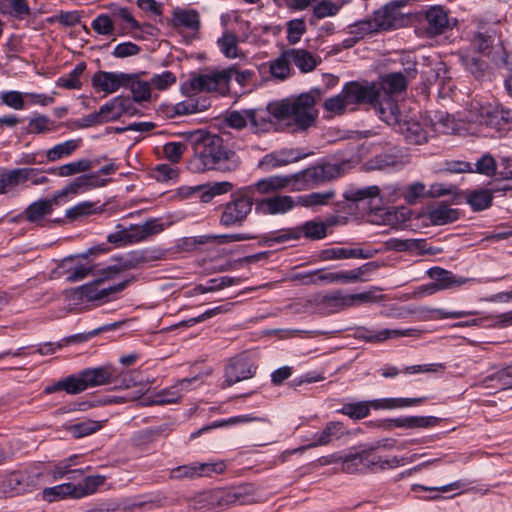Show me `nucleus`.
<instances>
[{
	"mask_svg": "<svg viewBox=\"0 0 512 512\" xmlns=\"http://www.w3.org/2000/svg\"><path fill=\"white\" fill-rule=\"evenodd\" d=\"M323 94L319 88H314L296 98L270 103L269 109L275 118H290L298 129L306 130L314 124L317 118L315 104Z\"/></svg>",
	"mask_w": 512,
	"mask_h": 512,
	"instance_id": "f257e3e1",
	"label": "nucleus"
},
{
	"mask_svg": "<svg viewBox=\"0 0 512 512\" xmlns=\"http://www.w3.org/2000/svg\"><path fill=\"white\" fill-rule=\"evenodd\" d=\"M240 164L237 153L224 145L222 138L216 135L204 149L194 154L189 161V169L194 173L208 170L233 172Z\"/></svg>",
	"mask_w": 512,
	"mask_h": 512,
	"instance_id": "f03ea898",
	"label": "nucleus"
},
{
	"mask_svg": "<svg viewBox=\"0 0 512 512\" xmlns=\"http://www.w3.org/2000/svg\"><path fill=\"white\" fill-rule=\"evenodd\" d=\"M377 95L376 84L368 82H349L342 91L325 100L323 106L326 111L341 115L350 106L361 104L364 101H372Z\"/></svg>",
	"mask_w": 512,
	"mask_h": 512,
	"instance_id": "7ed1b4c3",
	"label": "nucleus"
},
{
	"mask_svg": "<svg viewBox=\"0 0 512 512\" xmlns=\"http://www.w3.org/2000/svg\"><path fill=\"white\" fill-rule=\"evenodd\" d=\"M234 73L235 65L199 74L189 80V88L194 92H216L225 95L229 92L230 81Z\"/></svg>",
	"mask_w": 512,
	"mask_h": 512,
	"instance_id": "20e7f679",
	"label": "nucleus"
},
{
	"mask_svg": "<svg viewBox=\"0 0 512 512\" xmlns=\"http://www.w3.org/2000/svg\"><path fill=\"white\" fill-rule=\"evenodd\" d=\"M400 17L399 5L390 3L374 12L371 18L356 23L354 28L362 35L385 31L395 28Z\"/></svg>",
	"mask_w": 512,
	"mask_h": 512,
	"instance_id": "39448f33",
	"label": "nucleus"
},
{
	"mask_svg": "<svg viewBox=\"0 0 512 512\" xmlns=\"http://www.w3.org/2000/svg\"><path fill=\"white\" fill-rule=\"evenodd\" d=\"M292 175L293 191H304L338 177L339 168L334 164L311 166Z\"/></svg>",
	"mask_w": 512,
	"mask_h": 512,
	"instance_id": "423d86ee",
	"label": "nucleus"
},
{
	"mask_svg": "<svg viewBox=\"0 0 512 512\" xmlns=\"http://www.w3.org/2000/svg\"><path fill=\"white\" fill-rule=\"evenodd\" d=\"M199 503L210 502L219 507H229L233 505H246L255 501L254 495L248 487H238L229 491H216L213 493H203L195 498Z\"/></svg>",
	"mask_w": 512,
	"mask_h": 512,
	"instance_id": "0eeeda50",
	"label": "nucleus"
},
{
	"mask_svg": "<svg viewBox=\"0 0 512 512\" xmlns=\"http://www.w3.org/2000/svg\"><path fill=\"white\" fill-rule=\"evenodd\" d=\"M312 154L301 149L284 148L266 154L259 161L258 167L268 172L298 162Z\"/></svg>",
	"mask_w": 512,
	"mask_h": 512,
	"instance_id": "6e6552de",
	"label": "nucleus"
},
{
	"mask_svg": "<svg viewBox=\"0 0 512 512\" xmlns=\"http://www.w3.org/2000/svg\"><path fill=\"white\" fill-rule=\"evenodd\" d=\"M252 210V201L247 197H239L228 202L220 217V224L225 227L241 226Z\"/></svg>",
	"mask_w": 512,
	"mask_h": 512,
	"instance_id": "1a4fd4ad",
	"label": "nucleus"
},
{
	"mask_svg": "<svg viewBox=\"0 0 512 512\" xmlns=\"http://www.w3.org/2000/svg\"><path fill=\"white\" fill-rule=\"evenodd\" d=\"M374 451L375 448L373 447L363 450L364 467L365 469L373 472L395 469L405 464H410L420 457V455L414 454L410 457L393 456L390 458H383L376 455Z\"/></svg>",
	"mask_w": 512,
	"mask_h": 512,
	"instance_id": "9d476101",
	"label": "nucleus"
},
{
	"mask_svg": "<svg viewBox=\"0 0 512 512\" xmlns=\"http://www.w3.org/2000/svg\"><path fill=\"white\" fill-rule=\"evenodd\" d=\"M226 465L222 461L212 463H192L181 465L170 471L172 479H193L195 477L210 476L212 473L224 472Z\"/></svg>",
	"mask_w": 512,
	"mask_h": 512,
	"instance_id": "9b49d317",
	"label": "nucleus"
},
{
	"mask_svg": "<svg viewBox=\"0 0 512 512\" xmlns=\"http://www.w3.org/2000/svg\"><path fill=\"white\" fill-rule=\"evenodd\" d=\"M377 95L372 101H364L369 103L379 114V117L388 125L400 123V110L397 101L391 95H383L379 86L376 84Z\"/></svg>",
	"mask_w": 512,
	"mask_h": 512,
	"instance_id": "f8f14e48",
	"label": "nucleus"
},
{
	"mask_svg": "<svg viewBox=\"0 0 512 512\" xmlns=\"http://www.w3.org/2000/svg\"><path fill=\"white\" fill-rule=\"evenodd\" d=\"M493 115L494 106L472 101L466 108L464 119L480 128H492L493 120L496 118Z\"/></svg>",
	"mask_w": 512,
	"mask_h": 512,
	"instance_id": "ddd939ff",
	"label": "nucleus"
},
{
	"mask_svg": "<svg viewBox=\"0 0 512 512\" xmlns=\"http://www.w3.org/2000/svg\"><path fill=\"white\" fill-rule=\"evenodd\" d=\"M428 275L431 279L435 281L426 289L430 294L440 290L451 289L453 287H460L469 282V279L457 277L451 271L442 269L440 267H433L429 269Z\"/></svg>",
	"mask_w": 512,
	"mask_h": 512,
	"instance_id": "4468645a",
	"label": "nucleus"
},
{
	"mask_svg": "<svg viewBox=\"0 0 512 512\" xmlns=\"http://www.w3.org/2000/svg\"><path fill=\"white\" fill-rule=\"evenodd\" d=\"M128 73L98 71L92 77V86L97 91L112 94L120 88H125Z\"/></svg>",
	"mask_w": 512,
	"mask_h": 512,
	"instance_id": "2eb2a0df",
	"label": "nucleus"
},
{
	"mask_svg": "<svg viewBox=\"0 0 512 512\" xmlns=\"http://www.w3.org/2000/svg\"><path fill=\"white\" fill-rule=\"evenodd\" d=\"M400 132L409 143L421 145L426 143L432 132V126L426 120L409 119L399 123Z\"/></svg>",
	"mask_w": 512,
	"mask_h": 512,
	"instance_id": "dca6fc26",
	"label": "nucleus"
},
{
	"mask_svg": "<svg viewBox=\"0 0 512 512\" xmlns=\"http://www.w3.org/2000/svg\"><path fill=\"white\" fill-rule=\"evenodd\" d=\"M344 426L343 423L339 421H330L328 422L321 432L315 433L312 437V441L302 446L298 449L293 450L292 452L297 451H305L307 449L326 446L330 444L333 440H338L344 436Z\"/></svg>",
	"mask_w": 512,
	"mask_h": 512,
	"instance_id": "f3484780",
	"label": "nucleus"
},
{
	"mask_svg": "<svg viewBox=\"0 0 512 512\" xmlns=\"http://www.w3.org/2000/svg\"><path fill=\"white\" fill-rule=\"evenodd\" d=\"M257 367L246 358H236L225 369V383L232 386L235 383L252 378Z\"/></svg>",
	"mask_w": 512,
	"mask_h": 512,
	"instance_id": "a211bd4d",
	"label": "nucleus"
},
{
	"mask_svg": "<svg viewBox=\"0 0 512 512\" xmlns=\"http://www.w3.org/2000/svg\"><path fill=\"white\" fill-rule=\"evenodd\" d=\"M135 108L129 97L118 96L100 107V114L105 123L115 121L123 115H133Z\"/></svg>",
	"mask_w": 512,
	"mask_h": 512,
	"instance_id": "6ab92c4d",
	"label": "nucleus"
},
{
	"mask_svg": "<svg viewBox=\"0 0 512 512\" xmlns=\"http://www.w3.org/2000/svg\"><path fill=\"white\" fill-rule=\"evenodd\" d=\"M146 257L139 252H133L126 254L124 256H121L120 258L115 260V263L104 268L102 270L103 279H109L112 278L114 275L119 274L121 272L134 269L138 267L140 264L146 262ZM100 280H97L96 283H99Z\"/></svg>",
	"mask_w": 512,
	"mask_h": 512,
	"instance_id": "aec40b11",
	"label": "nucleus"
},
{
	"mask_svg": "<svg viewBox=\"0 0 512 512\" xmlns=\"http://www.w3.org/2000/svg\"><path fill=\"white\" fill-rule=\"evenodd\" d=\"M438 423V419L433 416H406L399 418L386 419L382 426L391 430L395 427L405 429L429 428Z\"/></svg>",
	"mask_w": 512,
	"mask_h": 512,
	"instance_id": "412c9836",
	"label": "nucleus"
},
{
	"mask_svg": "<svg viewBox=\"0 0 512 512\" xmlns=\"http://www.w3.org/2000/svg\"><path fill=\"white\" fill-rule=\"evenodd\" d=\"M82 262L74 257L63 260L60 268L69 282H77L83 280L89 274L95 275L94 267L86 260Z\"/></svg>",
	"mask_w": 512,
	"mask_h": 512,
	"instance_id": "4be33fe9",
	"label": "nucleus"
},
{
	"mask_svg": "<svg viewBox=\"0 0 512 512\" xmlns=\"http://www.w3.org/2000/svg\"><path fill=\"white\" fill-rule=\"evenodd\" d=\"M145 72L128 73L129 79L126 80L125 88H128L132 94V101L136 103L149 102L152 99V88L150 81L141 78Z\"/></svg>",
	"mask_w": 512,
	"mask_h": 512,
	"instance_id": "5701e85b",
	"label": "nucleus"
},
{
	"mask_svg": "<svg viewBox=\"0 0 512 512\" xmlns=\"http://www.w3.org/2000/svg\"><path fill=\"white\" fill-rule=\"evenodd\" d=\"M474 386L483 387L495 392L512 388V365L486 376L481 382L474 384Z\"/></svg>",
	"mask_w": 512,
	"mask_h": 512,
	"instance_id": "b1692460",
	"label": "nucleus"
},
{
	"mask_svg": "<svg viewBox=\"0 0 512 512\" xmlns=\"http://www.w3.org/2000/svg\"><path fill=\"white\" fill-rule=\"evenodd\" d=\"M35 169L17 168L0 173V194H6L31 178Z\"/></svg>",
	"mask_w": 512,
	"mask_h": 512,
	"instance_id": "393cba45",
	"label": "nucleus"
},
{
	"mask_svg": "<svg viewBox=\"0 0 512 512\" xmlns=\"http://www.w3.org/2000/svg\"><path fill=\"white\" fill-rule=\"evenodd\" d=\"M295 206H298L296 200L288 195L269 197L259 203V208L262 212L270 215L285 214Z\"/></svg>",
	"mask_w": 512,
	"mask_h": 512,
	"instance_id": "a878e982",
	"label": "nucleus"
},
{
	"mask_svg": "<svg viewBox=\"0 0 512 512\" xmlns=\"http://www.w3.org/2000/svg\"><path fill=\"white\" fill-rule=\"evenodd\" d=\"M426 20L431 35L443 34L451 27L447 12L440 6L431 7L426 12Z\"/></svg>",
	"mask_w": 512,
	"mask_h": 512,
	"instance_id": "bb28decb",
	"label": "nucleus"
},
{
	"mask_svg": "<svg viewBox=\"0 0 512 512\" xmlns=\"http://www.w3.org/2000/svg\"><path fill=\"white\" fill-rule=\"evenodd\" d=\"M342 463L341 470L353 474L365 469L363 450L361 452L349 453L345 456L334 454L325 459L324 464Z\"/></svg>",
	"mask_w": 512,
	"mask_h": 512,
	"instance_id": "cd10ccee",
	"label": "nucleus"
},
{
	"mask_svg": "<svg viewBox=\"0 0 512 512\" xmlns=\"http://www.w3.org/2000/svg\"><path fill=\"white\" fill-rule=\"evenodd\" d=\"M86 385L81 372L77 375H70L44 389L45 394H51L64 390L66 393L75 395L85 391Z\"/></svg>",
	"mask_w": 512,
	"mask_h": 512,
	"instance_id": "c85d7f7f",
	"label": "nucleus"
},
{
	"mask_svg": "<svg viewBox=\"0 0 512 512\" xmlns=\"http://www.w3.org/2000/svg\"><path fill=\"white\" fill-rule=\"evenodd\" d=\"M285 188L293 191L292 175H275L259 180L255 189L261 194L274 193Z\"/></svg>",
	"mask_w": 512,
	"mask_h": 512,
	"instance_id": "c756f323",
	"label": "nucleus"
},
{
	"mask_svg": "<svg viewBox=\"0 0 512 512\" xmlns=\"http://www.w3.org/2000/svg\"><path fill=\"white\" fill-rule=\"evenodd\" d=\"M58 205L57 199L54 196L49 199H40L26 208L25 217L29 222L39 223L52 213L54 206Z\"/></svg>",
	"mask_w": 512,
	"mask_h": 512,
	"instance_id": "7c9ffc66",
	"label": "nucleus"
},
{
	"mask_svg": "<svg viewBox=\"0 0 512 512\" xmlns=\"http://www.w3.org/2000/svg\"><path fill=\"white\" fill-rule=\"evenodd\" d=\"M287 51V55L289 56L291 63H294L302 73H309L313 71L321 62L319 57L314 56L312 53L304 49L292 48Z\"/></svg>",
	"mask_w": 512,
	"mask_h": 512,
	"instance_id": "2f4dec72",
	"label": "nucleus"
},
{
	"mask_svg": "<svg viewBox=\"0 0 512 512\" xmlns=\"http://www.w3.org/2000/svg\"><path fill=\"white\" fill-rule=\"evenodd\" d=\"M336 196L334 190H325L321 192H313L306 195H301L296 198L298 206L317 210L319 207L328 205Z\"/></svg>",
	"mask_w": 512,
	"mask_h": 512,
	"instance_id": "473e14b6",
	"label": "nucleus"
},
{
	"mask_svg": "<svg viewBox=\"0 0 512 512\" xmlns=\"http://www.w3.org/2000/svg\"><path fill=\"white\" fill-rule=\"evenodd\" d=\"M29 477L23 472H13L4 479L0 480V496L7 492L23 493L30 486Z\"/></svg>",
	"mask_w": 512,
	"mask_h": 512,
	"instance_id": "72a5a7b5",
	"label": "nucleus"
},
{
	"mask_svg": "<svg viewBox=\"0 0 512 512\" xmlns=\"http://www.w3.org/2000/svg\"><path fill=\"white\" fill-rule=\"evenodd\" d=\"M112 374L113 370L109 366H101L81 371L86 388L108 384Z\"/></svg>",
	"mask_w": 512,
	"mask_h": 512,
	"instance_id": "f704fd0d",
	"label": "nucleus"
},
{
	"mask_svg": "<svg viewBox=\"0 0 512 512\" xmlns=\"http://www.w3.org/2000/svg\"><path fill=\"white\" fill-rule=\"evenodd\" d=\"M425 397L419 398H383L375 399L372 402V407L375 410H393L401 409L411 406H417L425 401Z\"/></svg>",
	"mask_w": 512,
	"mask_h": 512,
	"instance_id": "c9c22d12",
	"label": "nucleus"
},
{
	"mask_svg": "<svg viewBox=\"0 0 512 512\" xmlns=\"http://www.w3.org/2000/svg\"><path fill=\"white\" fill-rule=\"evenodd\" d=\"M428 218L434 225H445L456 221L459 218V213L456 209L441 202L428 211Z\"/></svg>",
	"mask_w": 512,
	"mask_h": 512,
	"instance_id": "e433bc0d",
	"label": "nucleus"
},
{
	"mask_svg": "<svg viewBox=\"0 0 512 512\" xmlns=\"http://www.w3.org/2000/svg\"><path fill=\"white\" fill-rule=\"evenodd\" d=\"M287 54L288 51L285 50L279 57L269 62L268 69L274 79L284 81L291 76V61Z\"/></svg>",
	"mask_w": 512,
	"mask_h": 512,
	"instance_id": "4c0bfd02",
	"label": "nucleus"
},
{
	"mask_svg": "<svg viewBox=\"0 0 512 512\" xmlns=\"http://www.w3.org/2000/svg\"><path fill=\"white\" fill-rule=\"evenodd\" d=\"M464 196L474 211H482L489 208L493 200V194L489 189L467 190Z\"/></svg>",
	"mask_w": 512,
	"mask_h": 512,
	"instance_id": "58836bf2",
	"label": "nucleus"
},
{
	"mask_svg": "<svg viewBox=\"0 0 512 512\" xmlns=\"http://www.w3.org/2000/svg\"><path fill=\"white\" fill-rule=\"evenodd\" d=\"M184 142L187 145H190L195 154L199 153L200 150L204 149L208 142L212 141V139L216 136L215 134H211L206 130L197 129L191 130L181 133L180 135Z\"/></svg>",
	"mask_w": 512,
	"mask_h": 512,
	"instance_id": "ea45409f",
	"label": "nucleus"
},
{
	"mask_svg": "<svg viewBox=\"0 0 512 512\" xmlns=\"http://www.w3.org/2000/svg\"><path fill=\"white\" fill-rule=\"evenodd\" d=\"M127 281L121 282L117 285L110 286L108 288H103L98 290L97 287L93 284L84 285L79 288L80 297L85 298L89 301L99 300L108 297L112 293H117L122 291L126 285Z\"/></svg>",
	"mask_w": 512,
	"mask_h": 512,
	"instance_id": "a19ab883",
	"label": "nucleus"
},
{
	"mask_svg": "<svg viewBox=\"0 0 512 512\" xmlns=\"http://www.w3.org/2000/svg\"><path fill=\"white\" fill-rule=\"evenodd\" d=\"M238 42H239V40H238V37L236 34L231 33V32H225L218 39L217 44L220 48V51L223 53V55L226 58H229V59L243 58V57H245V54L239 48Z\"/></svg>",
	"mask_w": 512,
	"mask_h": 512,
	"instance_id": "79ce46f5",
	"label": "nucleus"
},
{
	"mask_svg": "<svg viewBox=\"0 0 512 512\" xmlns=\"http://www.w3.org/2000/svg\"><path fill=\"white\" fill-rule=\"evenodd\" d=\"M421 331L413 328L409 329H382L377 332H370L366 336L370 342H383L388 339L399 338V337H419Z\"/></svg>",
	"mask_w": 512,
	"mask_h": 512,
	"instance_id": "37998d69",
	"label": "nucleus"
},
{
	"mask_svg": "<svg viewBox=\"0 0 512 512\" xmlns=\"http://www.w3.org/2000/svg\"><path fill=\"white\" fill-rule=\"evenodd\" d=\"M387 246L389 249L402 252V251H416L420 254L422 253H432L431 251L425 249L426 241L424 239H398L391 238L387 241Z\"/></svg>",
	"mask_w": 512,
	"mask_h": 512,
	"instance_id": "c03bdc74",
	"label": "nucleus"
},
{
	"mask_svg": "<svg viewBox=\"0 0 512 512\" xmlns=\"http://www.w3.org/2000/svg\"><path fill=\"white\" fill-rule=\"evenodd\" d=\"M269 105L266 109L256 108L248 109V122L250 123L251 129L255 133L266 131L271 125Z\"/></svg>",
	"mask_w": 512,
	"mask_h": 512,
	"instance_id": "a18cd8bd",
	"label": "nucleus"
},
{
	"mask_svg": "<svg viewBox=\"0 0 512 512\" xmlns=\"http://www.w3.org/2000/svg\"><path fill=\"white\" fill-rule=\"evenodd\" d=\"M373 254L371 252H364L362 249H349V248H329L322 252V258L324 260H338V259H368Z\"/></svg>",
	"mask_w": 512,
	"mask_h": 512,
	"instance_id": "49530a36",
	"label": "nucleus"
},
{
	"mask_svg": "<svg viewBox=\"0 0 512 512\" xmlns=\"http://www.w3.org/2000/svg\"><path fill=\"white\" fill-rule=\"evenodd\" d=\"M105 482V477L101 475L87 476L77 484L75 487V499H80L95 493L99 487Z\"/></svg>",
	"mask_w": 512,
	"mask_h": 512,
	"instance_id": "de8ad7c7",
	"label": "nucleus"
},
{
	"mask_svg": "<svg viewBox=\"0 0 512 512\" xmlns=\"http://www.w3.org/2000/svg\"><path fill=\"white\" fill-rule=\"evenodd\" d=\"M107 422V419L103 420H91L87 419L82 422L70 425L67 427V430L75 437V438H81L88 435H91L100 429L105 425Z\"/></svg>",
	"mask_w": 512,
	"mask_h": 512,
	"instance_id": "09e8293b",
	"label": "nucleus"
},
{
	"mask_svg": "<svg viewBox=\"0 0 512 512\" xmlns=\"http://www.w3.org/2000/svg\"><path fill=\"white\" fill-rule=\"evenodd\" d=\"M67 497L75 499V487L73 482H67L43 490V498L48 502H54Z\"/></svg>",
	"mask_w": 512,
	"mask_h": 512,
	"instance_id": "8fccbe9b",
	"label": "nucleus"
},
{
	"mask_svg": "<svg viewBox=\"0 0 512 512\" xmlns=\"http://www.w3.org/2000/svg\"><path fill=\"white\" fill-rule=\"evenodd\" d=\"M173 21L176 26H182L196 31L200 26L199 14L195 10L177 9L173 13Z\"/></svg>",
	"mask_w": 512,
	"mask_h": 512,
	"instance_id": "3c124183",
	"label": "nucleus"
},
{
	"mask_svg": "<svg viewBox=\"0 0 512 512\" xmlns=\"http://www.w3.org/2000/svg\"><path fill=\"white\" fill-rule=\"evenodd\" d=\"M407 80L401 73H392L383 78L380 90L383 95L400 93L406 88Z\"/></svg>",
	"mask_w": 512,
	"mask_h": 512,
	"instance_id": "603ef678",
	"label": "nucleus"
},
{
	"mask_svg": "<svg viewBox=\"0 0 512 512\" xmlns=\"http://www.w3.org/2000/svg\"><path fill=\"white\" fill-rule=\"evenodd\" d=\"M80 144V139H71L57 144L46 152L48 161L54 162L63 157L70 156Z\"/></svg>",
	"mask_w": 512,
	"mask_h": 512,
	"instance_id": "864d4df0",
	"label": "nucleus"
},
{
	"mask_svg": "<svg viewBox=\"0 0 512 512\" xmlns=\"http://www.w3.org/2000/svg\"><path fill=\"white\" fill-rule=\"evenodd\" d=\"M299 239L304 236L311 240H320L327 235V226L323 222L307 221L303 225L298 226Z\"/></svg>",
	"mask_w": 512,
	"mask_h": 512,
	"instance_id": "5fc2aeb1",
	"label": "nucleus"
},
{
	"mask_svg": "<svg viewBox=\"0 0 512 512\" xmlns=\"http://www.w3.org/2000/svg\"><path fill=\"white\" fill-rule=\"evenodd\" d=\"M107 241L117 246L136 243L137 237L135 236L134 226L126 228L123 225H117L116 231L107 236Z\"/></svg>",
	"mask_w": 512,
	"mask_h": 512,
	"instance_id": "6e6d98bb",
	"label": "nucleus"
},
{
	"mask_svg": "<svg viewBox=\"0 0 512 512\" xmlns=\"http://www.w3.org/2000/svg\"><path fill=\"white\" fill-rule=\"evenodd\" d=\"M379 193L380 189L376 185L364 188L350 187L344 192L343 197L346 201L359 202L366 199L376 198L379 196Z\"/></svg>",
	"mask_w": 512,
	"mask_h": 512,
	"instance_id": "4d7b16f0",
	"label": "nucleus"
},
{
	"mask_svg": "<svg viewBox=\"0 0 512 512\" xmlns=\"http://www.w3.org/2000/svg\"><path fill=\"white\" fill-rule=\"evenodd\" d=\"M377 266L373 262L366 263L356 269L349 270V271H339L336 272L337 274V282L342 283H355V282H361L363 281L362 276L373 269H375Z\"/></svg>",
	"mask_w": 512,
	"mask_h": 512,
	"instance_id": "13d9d810",
	"label": "nucleus"
},
{
	"mask_svg": "<svg viewBox=\"0 0 512 512\" xmlns=\"http://www.w3.org/2000/svg\"><path fill=\"white\" fill-rule=\"evenodd\" d=\"M133 226L137 242L143 241L150 236L157 235L164 230V225L157 219H151L142 224Z\"/></svg>",
	"mask_w": 512,
	"mask_h": 512,
	"instance_id": "bf43d9fd",
	"label": "nucleus"
},
{
	"mask_svg": "<svg viewBox=\"0 0 512 512\" xmlns=\"http://www.w3.org/2000/svg\"><path fill=\"white\" fill-rule=\"evenodd\" d=\"M150 84L152 91H166L174 86L177 82L176 75L168 70L162 71L161 73L153 74L150 78Z\"/></svg>",
	"mask_w": 512,
	"mask_h": 512,
	"instance_id": "052dcab7",
	"label": "nucleus"
},
{
	"mask_svg": "<svg viewBox=\"0 0 512 512\" xmlns=\"http://www.w3.org/2000/svg\"><path fill=\"white\" fill-rule=\"evenodd\" d=\"M372 402L373 400L348 403L342 407L340 412L352 419H363L369 415L370 409L373 408Z\"/></svg>",
	"mask_w": 512,
	"mask_h": 512,
	"instance_id": "680f3d73",
	"label": "nucleus"
},
{
	"mask_svg": "<svg viewBox=\"0 0 512 512\" xmlns=\"http://www.w3.org/2000/svg\"><path fill=\"white\" fill-rule=\"evenodd\" d=\"M94 164V161L89 159H80L70 162L58 168V175L61 177H69L78 173H83L93 168Z\"/></svg>",
	"mask_w": 512,
	"mask_h": 512,
	"instance_id": "e2e57ef3",
	"label": "nucleus"
},
{
	"mask_svg": "<svg viewBox=\"0 0 512 512\" xmlns=\"http://www.w3.org/2000/svg\"><path fill=\"white\" fill-rule=\"evenodd\" d=\"M460 59L465 68L477 79H482L486 75L487 65L479 57L461 54Z\"/></svg>",
	"mask_w": 512,
	"mask_h": 512,
	"instance_id": "0e129e2a",
	"label": "nucleus"
},
{
	"mask_svg": "<svg viewBox=\"0 0 512 512\" xmlns=\"http://www.w3.org/2000/svg\"><path fill=\"white\" fill-rule=\"evenodd\" d=\"M324 304L333 311H341L352 306V298L350 294H344L341 291L333 292L326 295L323 299Z\"/></svg>",
	"mask_w": 512,
	"mask_h": 512,
	"instance_id": "69168bd1",
	"label": "nucleus"
},
{
	"mask_svg": "<svg viewBox=\"0 0 512 512\" xmlns=\"http://www.w3.org/2000/svg\"><path fill=\"white\" fill-rule=\"evenodd\" d=\"M0 11L22 18L29 13L26 0H0Z\"/></svg>",
	"mask_w": 512,
	"mask_h": 512,
	"instance_id": "338daca9",
	"label": "nucleus"
},
{
	"mask_svg": "<svg viewBox=\"0 0 512 512\" xmlns=\"http://www.w3.org/2000/svg\"><path fill=\"white\" fill-rule=\"evenodd\" d=\"M85 68L84 63L77 64L67 76L59 78L57 85L66 89H79L81 87L80 76Z\"/></svg>",
	"mask_w": 512,
	"mask_h": 512,
	"instance_id": "774afa93",
	"label": "nucleus"
}]
</instances>
